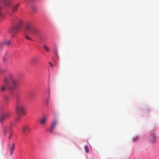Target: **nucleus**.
Returning a JSON list of instances; mask_svg holds the SVG:
<instances>
[{
    "instance_id": "obj_1",
    "label": "nucleus",
    "mask_w": 159,
    "mask_h": 159,
    "mask_svg": "<svg viewBox=\"0 0 159 159\" xmlns=\"http://www.w3.org/2000/svg\"><path fill=\"white\" fill-rule=\"evenodd\" d=\"M16 109L18 115H26L25 105L24 102L19 98L16 99Z\"/></svg>"
},
{
    "instance_id": "obj_2",
    "label": "nucleus",
    "mask_w": 159,
    "mask_h": 159,
    "mask_svg": "<svg viewBox=\"0 0 159 159\" xmlns=\"http://www.w3.org/2000/svg\"><path fill=\"white\" fill-rule=\"evenodd\" d=\"M5 82L8 89L11 90L16 89L18 84V80L12 76L9 78H6Z\"/></svg>"
},
{
    "instance_id": "obj_3",
    "label": "nucleus",
    "mask_w": 159,
    "mask_h": 159,
    "mask_svg": "<svg viewBox=\"0 0 159 159\" xmlns=\"http://www.w3.org/2000/svg\"><path fill=\"white\" fill-rule=\"evenodd\" d=\"M23 22V20L20 19L18 20L16 22L15 21V22L18 23V24L16 26H13L10 31V33L12 35V37H13L14 35L17 33L18 31L21 28Z\"/></svg>"
},
{
    "instance_id": "obj_4",
    "label": "nucleus",
    "mask_w": 159,
    "mask_h": 159,
    "mask_svg": "<svg viewBox=\"0 0 159 159\" xmlns=\"http://www.w3.org/2000/svg\"><path fill=\"white\" fill-rule=\"evenodd\" d=\"M149 137L150 140L152 142H154L158 139V137L154 131L151 133L149 135Z\"/></svg>"
},
{
    "instance_id": "obj_5",
    "label": "nucleus",
    "mask_w": 159,
    "mask_h": 159,
    "mask_svg": "<svg viewBox=\"0 0 159 159\" xmlns=\"http://www.w3.org/2000/svg\"><path fill=\"white\" fill-rule=\"evenodd\" d=\"M33 27L32 25L30 23H28L25 25V31L26 33H29Z\"/></svg>"
},
{
    "instance_id": "obj_6",
    "label": "nucleus",
    "mask_w": 159,
    "mask_h": 159,
    "mask_svg": "<svg viewBox=\"0 0 159 159\" xmlns=\"http://www.w3.org/2000/svg\"><path fill=\"white\" fill-rule=\"evenodd\" d=\"M8 146L10 155H12L15 149V143H13L11 144H9Z\"/></svg>"
},
{
    "instance_id": "obj_7",
    "label": "nucleus",
    "mask_w": 159,
    "mask_h": 159,
    "mask_svg": "<svg viewBox=\"0 0 159 159\" xmlns=\"http://www.w3.org/2000/svg\"><path fill=\"white\" fill-rule=\"evenodd\" d=\"M57 123V121L56 120H54L52 121L51 125L49 129V131L51 133H52Z\"/></svg>"
},
{
    "instance_id": "obj_8",
    "label": "nucleus",
    "mask_w": 159,
    "mask_h": 159,
    "mask_svg": "<svg viewBox=\"0 0 159 159\" xmlns=\"http://www.w3.org/2000/svg\"><path fill=\"white\" fill-rule=\"evenodd\" d=\"M12 127V125L11 124V126L7 128L4 126H2L3 132L5 135H7L8 129H9L10 130H11Z\"/></svg>"
},
{
    "instance_id": "obj_9",
    "label": "nucleus",
    "mask_w": 159,
    "mask_h": 159,
    "mask_svg": "<svg viewBox=\"0 0 159 159\" xmlns=\"http://www.w3.org/2000/svg\"><path fill=\"white\" fill-rule=\"evenodd\" d=\"M19 6V4L18 3L13 6L11 8V11L12 14H14L16 12Z\"/></svg>"
},
{
    "instance_id": "obj_10",
    "label": "nucleus",
    "mask_w": 159,
    "mask_h": 159,
    "mask_svg": "<svg viewBox=\"0 0 159 159\" xmlns=\"http://www.w3.org/2000/svg\"><path fill=\"white\" fill-rule=\"evenodd\" d=\"M47 120V117L43 116L40 119V123L42 125H45Z\"/></svg>"
},
{
    "instance_id": "obj_11",
    "label": "nucleus",
    "mask_w": 159,
    "mask_h": 159,
    "mask_svg": "<svg viewBox=\"0 0 159 159\" xmlns=\"http://www.w3.org/2000/svg\"><path fill=\"white\" fill-rule=\"evenodd\" d=\"M3 3L7 7L10 6L11 3V0H3Z\"/></svg>"
},
{
    "instance_id": "obj_12",
    "label": "nucleus",
    "mask_w": 159,
    "mask_h": 159,
    "mask_svg": "<svg viewBox=\"0 0 159 159\" xmlns=\"http://www.w3.org/2000/svg\"><path fill=\"white\" fill-rule=\"evenodd\" d=\"M38 61V59L36 57H33L31 60V62L33 65L37 63Z\"/></svg>"
},
{
    "instance_id": "obj_13",
    "label": "nucleus",
    "mask_w": 159,
    "mask_h": 159,
    "mask_svg": "<svg viewBox=\"0 0 159 159\" xmlns=\"http://www.w3.org/2000/svg\"><path fill=\"white\" fill-rule=\"evenodd\" d=\"M22 131L25 134L26 132H29L30 130L29 129V126L27 125H25L22 128Z\"/></svg>"
},
{
    "instance_id": "obj_14",
    "label": "nucleus",
    "mask_w": 159,
    "mask_h": 159,
    "mask_svg": "<svg viewBox=\"0 0 159 159\" xmlns=\"http://www.w3.org/2000/svg\"><path fill=\"white\" fill-rule=\"evenodd\" d=\"M37 33V30L33 28L29 33L32 36H34V34H36Z\"/></svg>"
},
{
    "instance_id": "obj_15",
    "label": "nucleus",
    "mask_w": 159,
    "mask_h": 159,
    "mask_svg": "<svg viewBox=\"0 0 159 159\" xmlns=\"http://www.w3.org/2000/svg\"><path fill=\"white\" fill-rule=\"evenodd\" d=\"M2 7H0V19H2L5 17L4 14L2 12Z\"/></svg>"
},
{
    "instance_id": "obj_16",
    "label": "nucleus",
    "mask_w": 159,
    "mask_h": 159,
    "mask_svg": "<svg viewBox=\"0 0 159 159\" xmlns=\"http://www.w3.org/2000/svg\"><path fill=\"white\" fill-rule=\"evenodd\" d=\"M6 119H7L5 117V116L2 115H1L0 116V122L2 123L4 120Z\"/></svg>"
},
{
    "instance_id": "obj_17",
    "label": "nucleus",
    "mask_w": 159,
    "mask_h": 159,
    "mask_svg": "<svg viewBox=\"0 0 159 159\" xmlns=\"http://www.w3.org/2000/svg\"><path fill=\"white\" fill-rule=\"evenodd\" d=\"M5 85H3L1 87L0 90L1 91L4 92L6 90L7 87H8V86L6 84Z\"/></svg>"
},
{
    "instance_id": "obj_18",
    "label": "nucleus",
    "mask_w": 159,
    "mask_h": 159,
    "mask_svg": "<svg viewBox=\"0 0 159 159\" xmlns=\"http://www.w3.org/2000/svg\"><path fill=\"white\" fill-rule=\"evenodd\" d=\"M3 116H5V117L7 119L8 118L11 116L10 113L9 112L6 113L4 114H2Z\"/></svg>"
},
{
    "instance_id": "obj_19",
    "label": "nucleus",
    "mask_w": 159,
    "mask_h": 159,
    "mask_svg": "<svg viewBox=\"0 0 159 159\" xmlns=\"http://www.w3.org/2000/svg\"><path fill=\"white\" fill-rule=\"evenodd\" d=\"M43 48L44 50L47 52H48L49 51V49L48 46L45 45H43Z\"/></svg>"
},
{
    "instance_id": "obj_20",
    "label": "nucleus",
    "mask_w": 159,
    "mask_h": 159,
    "mask_svg": "<svg viewBox=\"0 0 159 159\" xmlns=\"http://www.w3.org/2000/svg\"><path fill=\"white\" fill-rule=\"evenodd\" d=\"M8 58L9 56L8 55H7L5 56L3 58V61L5 62L8 59Z\"/></svg>"
},
{
    "instance_id": "obj_21",
    "label": "nucleus",
    "mask_w": 159,
    "mask_h": 159,
    "mask_svg": "<svg viewBox=\"0 0 159 159\" xmlns=\"http://www.w3.org/2000/svg\"><path fill=\"white\" fill-rule=\"evenodd\" d=\"M18 116L16 117V122H18L20 119L21 117V115H18Z\"/></svg>"
},
{
    "instance_id": "obj_22",
    "label": "nucleus",
    "mask_w": 159,
    "mask_h": 159,
    "mask_svg": "<svg viewBox=\"0 0 159 159\" xmlns=\"http://www.w3.org/2000/svg\"><path fill=\"white\" fill-rule=\"evenodd\" d=\"M24 37L26 39L30 40L32 41V39L27 34H25L24 35Z\"/></svg>"
},
{
    "instance_id": "obj_23",
    "label": "nucleus",
    "mask_w": 159,
    "mask_h": 159,
    "mask_svg": "<svg viewBox=\"0 0 159 159\" xmlns=\"http://www.w3.org/2000/svg\"><path fill=\"white\" fill-rule=\"evenodd\" d=\"M84 148L86 153H88L89 152V149L88 146L87 145H85Z\"/></svg>"
},
{
    "instance_id": "obj_24",
    "label": "nucleus",
    "mask_w": 159,
    "mask_h": 159,
    "mask_svg": "<svg viewBox=\"0 0 159 159\" xmlns=\"http://www.w3.org/2000/svg\"><path fill=\"white\" fill-rule=\"evenodd\" d=\"M12 133L11 130H10V131H9V135L8 136V139H11L12 138Z\"/></svg>"
},
{
    "instance_id": "obj_25",
    "label": "nucleus",
    "mask_w": 159,
    "mask_h": 159,
    "mask_svg": "<svg viewBox=\"0 0 159 159\" xmlns=\"http://www.w3.org/2000/svg\"><path fill=\"white\" fill-rule=\"evenodd\" d=\"M6 69L5 68L1 69L0 70V72L1 73H3L5 72L6 71Z\"/></svg>"
},
{
    "instance_id": "obj_26",
    "label": "nucleus",
    "mask_w": 159,
    "mask_h": 159,
    "mask_svg": "<svg viewBox=\"0 0 159 159\" xmlns=\"http://www.w3.org/2000/svg\"><path fill=\"white\" fill-rule=\"evenodd\" d=\"M4 99L6 101H8L9 99V97L8 96H5L4 97Z\"/></svg>"
},
{
    "instance_id": "obj_27",
    "label": "nucleus",
    "mask_w": 159,
    "mask_h": 159,
    "mask_svg": "<svg viewBox=\"0 0 159 159\" xmlns=\"http://www.w3.org/2000/svg\"><path fill=\"white\" fill-rule=\"evenodd\" d=\"M5 44L6 43L7 45H9L11 44V41L8 40L7 41L5 42Z\"/></svg>"
},
{
    "instance_id": "obj_28",
    "label": "nucleus",
    "mask_w": 159,
    "mask_h": 159,
    "mask_svg": "<svg viewBox=\"0 0 159 159\" xmlns=\"http://www.w3.org/2000/svg\"><path fill=\"white\" fill-rule=\"evenodd\" d=\"M46 105L47 106H48L49 105V98H48L46 100Z\"/></svg>"
},
{
    "instance_id": "obj_29",
    "label": "nucleus",
    "mask_w": 159,
    "mask_h": 159,
    "mask_svg": "<svg viewBox=\"0 0 159 159\" xmlns=\"http://www.w3.org/2000/svg\"><path fill=\"white\" fill-rule=\"evenodd\" d=\"M5 44L4 42H1L0 43V47H1L2 45Z\"/></svg>"
},
{
    "instance_id": "obj_30",
    "label": "nucleus",
    "mask_w": 159,
    "mask_h": 159,
    "mask_svg": "<svg viewBox=\"0 0 159 159\" xmlns=\"http://www.w3.org/2000/svg\"><path fill=\"white\" fill-rule=\"evenodd\" d=\"M49 65L51 66H53V64L51 62H49Z\"/></svg>"
},
{
    "instance_id": "obj_31",
    "label": "nucleus",
    "mask_w": 159,
    "mask_h": 159,
    "mask_svg": "<svg viewBox=\"0 0 159 159\" xmlns=\"http://www.w3.org/2000/svg\"><path fill=\"white\" fill-rule=\"evenodd\" d=\"M39 38H40V39H42V37H41V36H40V37H39Z\"/></svg>"
},
{
    "instance_id": "obj_32",
    "label": "nucleus",
    "mask_w": 159,
    "mask_h": 159,
    "mask_svg": "<svg viewBox=\"0 0 159 159\" xmlns=\"http://www.w3.org/2000/svg\"><path fill=\"white\" fill-rule=\"evenodd\" d=\"M48 93H49V92H48Z\"/></svg>"
}]
</instances>
